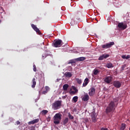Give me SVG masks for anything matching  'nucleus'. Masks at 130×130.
<instances>
[{
  "label": "nucleus",
  "instance_id": "f257e3e1",
  "mask_svg": "<svg viewBox=\"0 0 130 130\" xmlns=\"http://www.w3.org/2000/svg\"><path fill=\"white\" fill-rule=\"evenodd\" d=\"M117 102V99H114V102L111 101L108 106L107 107L106 109V113H110V112H113L114 110H115V108H116V105H115V103Z\"/></svg>",
  "mask_w": 130,
  "mask_h": 130
},
{
  "label": "nucleus",
  "instance_id": "f03ea898",
  "mask_svg": "<svg viewBox=\"0 0 130 130\" xmlns=\"http://www.w3.org/2000/svg\"><path fill=\"white\" fill-rule=\"evenodd\" d=\"M61 116L62 115L60 113H56L54 116L53 119V122L55 124H59L60 123V120H61Z\"/></svg>",
  "mask_w": 130,
  "mask_h": 130
},
{
  "label": "nucleus",
  "instance_id": "7ed1b4c3",
  "mask_svg": "<svg viewBox=\"0 0 130 130\" xmlns=\"http://www.w3.org/2000/svg\"><path fill=\"white\" fill-rule=\"evenodd\" d=\"M62 101H56L52 105V108L54 110H57L61 107V103Z\"/></svg>",
  "mask_w": 130,
  "mask_h": 130
},
{
  "label": "nucleus",
  "instance_id": "20e7f679",
  "mask_svg": "<svg viewBox=\"0 0 130 130\" xmlns=\"http://www.w3.org/2000/svg\"><path fill=\"white\" fill-rule=\"evenodd\" d=\"M62 45V41L61 40H57L53 43L54 47H60Z\"/></svg>",
  "mask_w": 130,
  "mask_h": 130
},
{
  "label": "nucleus",
  "instance_id": "39448f33",
  "mask_svg": "<svg viewBox=\"0 0 130 130\" xmlns=\"http://www.w3.org/2000/svg\"><path fill=\"white\" fill-rule=\"evenodd\" d=\"M117 27L119 29H121V30H125V29L127 28V24L123 22H119L118 24Z\"/></svg>",
  "mask_w": 130,
  "mask_h": 130
},
{
  "label": "nucleus",
  "instance_id": "423d86ee",
  "mask_svg": "<svg viewBox=\"0 0 130 130\" xmlns=\"http://www.w3.org/2000/svg\"><path fill=\"white\" fill-rule=\"evenodd\" d=\"M112 45H114V42H111L109 43H108L106 45H102V48H110L112 46Z\"/></svg>",
  "mask_w": 130,
  "mask_h": 130
},
{
  "label": "nucleus",
  "instance_id": "0eeeda50",
  "mask_svg": "<svg viewBox=\"0 0 130 130\" xmlns=\"http://www.w3.org/2000/svg\"><path fill=\"white\" fill-rule=\"evenodd\" d=\"M31 26V28H32V29H34V30L36 31V32H37V33H38L39 35H40V34H41V31H40V30H39V28H37L35 24H32Z\"/></svg>",
  "mask_w": 130,
  "mask_h": 130
},
{
  "label": "nucleus",
  "instance_id": "6e6552de",
  "mask_svg": "<svg viewBox=\"0 0 130 130\" xmlns=\"http://www.w3.org/2000/svg\"><path fill=\"white\" fill-rule=\"evenodd\" d=\"M113 86L115 88H120L121 87V83L118 81H115L113 82Z\"/></svg>",
  "mask_w": 130,
  "mask_h": 130
},
{
  "label": "nucleus",
  "instance_id": "1a4fd4ad",
  "mask_svg": "<svg viewBox=\"0 0 130 130\" xmlns=\"http://www.w3.org/2000/svg\"><path fill=\"white\" fill-rule=\"evenodd\" d=\"M112 77L111 76H108L105 79L104 81L107 83V84H110L111 82H112Z\"/></svg>",
  "mask_w": 130,
  "mask_h": 130
},
{
  "label": "nucleus",
  "instance_id": "9d476101",
  "mask_svg": "<svg viewBox=\"0 0 130 130\" xmlns=\"http://www.w3.org/2000/svg\"><path fill=\"white\" fill-rule=\"evenodd\" d=\"M109 54H103L99 57V60H103L104 59L109 57Z\"/></svg>",
  "mask_w": 130,
  "mask_h": 130
},
{
  "label": "nucleus",
  "instance_id": "9b49d317",
  "mask_svg": "<svg viewBox=\"0 0 130 130\" xmlns=\"http://www.w3.org/2000/svg\"><path fill=\"white\" fill-rule=\"evenodd\" d=\"M95 91H96V89L94 87H91L89 89V96H93L95 94Z\"/></svg>",
  "mask_w": 130,
  "mask_h": 130
},
{
  "label": "nucleus",
  "instance_id": "f8f14e48",
  "mask_svg": "<svg viewBox=\"0 0 130 130\" xmlns=\"http://www.w3.org/2000/svg\"><path fill=\"white\" fill-rule=\"evenodd\" d=\"M91 117L93 122H96V121H97V119H96V113H92L91 115Z\"/></svg>",
  "mask_w": 130,
  "mask_h": 130
},
{
  "label": "nucleus",
  "instance_id": "ddd939ff",
  "mask_svg": "<svg viewBox=\"0 0 130 130\" xmlns=\"http://www.w3.org/2000/svg\"><path fill=\"white\" fill-rule=\"evenodd\" d=\"M89 78H86L85 79L84 83L82 85V87H86V86H87V85H88V84H89Z\"/></svg>",
  "mask_w": 130,
  "mask_h": 130
},
{
  "label": "nucleus",
  "instance_id": "4468645a",
  "mask_svg": "<svg viewBox=\"0 0 130 130\" xmlns=\"http://www.w3.org/2000/svg\"><path fill=\"white\" fill-rule=\"evenodd\" d=\"M39 121V119H36L33 120L32 121L28 122V124H35V123H37Z\"/></svg>",
  "mask_w": 130,
  "mask_h": 130
},
{
  "label": "nucleus",
  "instance_id": "2eb2a0df",
  "mask_svg": "<svg viewBox=\"0 0 130 130\" xmlns=\"http://www.w3.org/2000/svg\"><path fill=\"white\" fill-rule=\"evenodd\" d=\"M64 76L67 78H72L73 74H72V73L71 72H67L65 73Z\"/></svg>",
  "mask_w": 130,
  "mask_h": 130
},
{
  "label": "nucleus",
  "instance_id": "dca6fc26",
  "mask_svg": "<svg viewBox=\"0 0 130 130\" xmlns=\"http://www.w3.org/2000/svg\"><path fill=\"white\" fill-rule=\"evenodd\" d=\"M83 101H88L89 100V95L86 93L82 98Z\"/></svg>",
  "mask_w": 130,
  "mask_h": 130
},
{
  "label": "nucleus",
  "instance_id": "f3484780",
  "mask_svg": "<svg viewBox=\"0 0 130 130\" xmlns=\"http://www.w3.org/2000/svg\"><path fill=\"white\" fill-rule=\"evenodd\" d=\"M106 68H108V69H111L112 68H114V66H113V64L111 62H109L107 63L106 65Z\"/></svg>",
  "mask_w": 130,
  "mask_h": 130
},
{
  "label": "nucleus",
  "instance_id": "a211bd4d",
  "mask_svg": "<svg viewBox=\"0 0 130 130\" xmlns=\"http://www.w3.org/2000/svg\"><path fill=\"white\" fill-rule=\"evenodd\" d=\"M86 58L85 57H80L77 58H76V60L77 61H82L83 60H85Z\"/></svg>",
  "mask_w": 130,
  "mask_h": 130
},
{
  "label": "nucleus",
  "instance_id": "6ab92c4d",
  "mask_svg": "<svg viewBox=\"0 0 130 130\" xmlns=\"http://www.w3.org/2000/svg\"><path fill=\"white\" fill-rule=\"evenodd\" d=\"M35 86H36V79H32V84L31 85L32 88H35Z\"/></svg>",
  "mask_w": 130,
  "mask_h": 130
},
{
  "label": "nucleus",
  "instance_id": "aec40b11",
  "mask_svg": "<svg viewBox=\"0 0 130 130\" xmlns=\"http://www.w3.org/2000/svg\"><path fill=\"white\" fill-rule=\"evenodd\" d=\"M69 88V84H66L63 85V90L64 91H67Z\"/></svg>",
  "mask_w": 130,
  "mask_h": 130
},
{
  "label": "nucleus",
  "instance_id": "412c9836",
  "mask_svg": "<svg viewBox=\"0 0 130 130\" xmlns=\"http://www.w3.org/2000/svg\"><path fill=\"white\" fill-rule=\"evenodd\" d=\"M122 58L123 59H128V58H130V55H123L121 56Z\"/></svg>",
  "mask_w": 130,
  "mask_h": 130
},
{
  "label": "nucleus",
  "instance_id": "4be33fe9",
  "mask_svg": "<svg viewBox=\"0 0 130 130\" xmlns=\"http://www.w3.org/2000/svg\"><path fill=\"white\" fill-rule=\"evenodd\" d=\"M93 75L96 76V75H98L99 73V70L98 69H94L93 71Z\"/></svg>",
  "mask_w": 130,
  "mask_h": 130
},
{
  "label": "nucleus",
  "instance_id": "5701e85b",
  "mask_svg": "<svg viewBox=\"0 0 130 130\" xmlns=\"http://www.w3.org/2000/svg\"><path fill=\"white\" fill-rule=\"evenodd\" d=\"M78 96H75L73 98L72 100L73 101H74V103H76L78 102Z\"/></svg>",
  "mask_w": 130,
  "mask_h": 130
},
{
  "label": "nucleus",
  "instance_id": "b1692460",
  "mask_svg": "<svg viewBox=\"0 0 130 130\" xmlns=\"http://www.w3.org/2000/svg\"><path fill=\"white\" fill-rule=\"evenodd\" d=\"M76 81L79 84V85H81L82 84V79H80L79 78H76Z\"/></svg>",
  "mask_w": 130,
  "mask_h": 130
},
{
  "label": "nucleus",
  "instance_id": "393cba45",
  "mask_svg": "<svg viewBox=\"0 0 130 130\" xmlns=\"http://www.w3.org/2000/svg\"><path fill=\"white\" fill-rule=\"evenodd\" d=\"M41 113H42L43 115H45V114H47V113H48V111L46 110H44L41 112Z\"/></svg>",
  "mask_w": 130,
  "mask_h": 130
},
{
  "label": "nucleus",
  "instance_id": "a878e982",
  "mask_svg": "<svg viewBox=\"0 0 130 130\" xmlns=\"http://www.w3.org/2000/svg\"><path fill=\"white\" fill-rule=\"evenodd\" d=\"M120 129L121 130H124V129H125V124L122 123L121 124Z\"/></svg>",
  "mask_w": 130,
  "mask_h": 130
},
{
  "label": "nucleus",
  "instance_id": "bb28decb",
  "mask_svg": "<svg viewBox=\"0 0 130 130\" xmlns=\"http://www.w3.org/2000/svg\"><path fill=\"white\" fill-rule=\"evenodd\" d=\"M77 60H76V59H72V60H70L69 63H76L77 62Z\"/></svg>",
  "mask_w": 130,
  "mask_h": 130
},
{
  "label": "nucleus",
  "instance_id": "cd10ccee",
  "mask_svg": "<svg viewBox=\"0 0 130 130\" xmlns=\"http://www.w3.org/2000/svg\"><path fill=\"white\" fill-rule=\"evenodd\" d=\"M69 122V118H66L64 119L63 121V124L65 125V124H67V123Z\"/></svg>",
  "mask_w": 130,
  "mask_h": 130
},
{
  "label": "nucleus",
  "instance_id": "c85d7f7f",
  "mask_svg": "<svg viewBox=\"0 0 130 130\" xmlns=\"http://www.w3.org/2000/svg\"><path fill=\"white\" fill-rule=\"evenodd\" d=\"M68 117L70 119H74V117L71 114V113H68Z\"/></svg>",
  "mask_w": 130,
  "mask_h": 130
},
{
  "label": "nucleus",
  "instance_id": "c756f323",
  "mask_svg": "<svg viewBox=\"0 0 130 130\" xmlns=\"http://www.w3.org/2000/svg\"><path fill=\"white\" fill-rule=\"evenodd\" d=\"M72 88L77 93H78V92H79V90H78V89H77V88L75 86H73Z\"/></svg>",
  "mask_w": 130,
  "mask_h": 130
},
{
  "label": "nucleus",
  "instance_id": "7c9ffc66",
  "mask_svg": "<svg viewBox=\"0 0 130 130\" xmlns=\"http://www.w3.org/2000/svg\"><path fill=\"white\" fill-rule=\"evenodd\" d=\"M70 94H72L73 95H75L76 93L75 91H71L70 92Z\"/></svg>",
  "mask_w": 130,
  "mask_h": 130
},
{
  "label": "nucleus",
  "instance_id": "2f4dec72",
  "mask_svg": "<svg viewBox=\"0 0 130 130\" xmlns=\"http://www.w3.org/2000/svg\"><path fill=\"white\" fill-rule=\"evenodd\" d=\"M33 68H34V71L36 72V71H37V69L36 68V66H35V64L33 65Z\"/></svg>",
  "mask_w": 130,
  "mask_h": 130
},
{
  "label": "nucleus",
  "instance_id": "473e14b6",
  "mask_svg": "<svg viewBox=\"0 0 130 130\" xmlns=\"http://www.w3.org/2000/svg\"><path fill=\"white\" fill-rule=\"evenodd\" d=\"M101 130H109V129L106 127H102L101 128Z\"/></svg>",
  "mask_w": 130,
  "mask_h": 130
},
{
  "label": "nucleus",
  "instance_id": "72a5a7b5",
  "mask_svg": "<svg viewBox=\"0 0 130 130\" xmlns=\"http://www.w3.org/2000/svg\"><path fill=\"white\" fill-rule=\"evenodd\" d=\"M45 89L46 91H47V92H48V90H49V87L48 86H46Z\"/></svg>",
  "mask_w": 130,
  "mask_h": 130
},
{
  "label": "nucleus",
  "instance_id": "f704fd0d",
  "mask_svg": "<svg viewBox=\"0 0 130 130\" xmlns=\"http://www.w3.org/2000/svg\"><path fill=\"white\" fill-rule=\"evenodd\" d=\"M46 93H47V90H45L43 91L42 94H46Z\"/></svg>",
  "mask_w": 130,
  "mask_h": 130
},
{
  "label": "nucleus",
  "instance_id": "c9c22d12",
  "mask_svg": "<svg viewBox=\"0 0 130 130\" xmlns=\"http://www.w3.org/2000/svg\"><path fill=\"white\" fill-rule=\"evenodd\" d=\"M20 123H21V122L19 121H16V124L18 125V124H20Z\"/></svg>",
  "mask_w": 130,
  "mask_h": 130
},
{
  "label": "nucleus",
  "instance_id": "e433bc0d",
  "mask_svg": "<svg viewBox=\"0 0 130 130\" xmlns=\"http://www.w3.org/2000/svg\"><path fill=\"white\" fill-rule=\"evenodd\" d=\"M124 68H125V65H123V66H122V70H124Z\"/></svg>",
  "mask_w": 130,
  "mask_h": 130
},
{
  "label": "nucleus",
  "instance_id": "4c0bfd02",
  "mask_svg": "<svg viewBox=\"0 0 130 130\" xmlns=\"http://www.w3.org/2000/svg\"><path fill=\"white\" fill-rule=\"evenodd\" d=\"M33 129H34V127H31L30 130H33Z\"/></svg>",
  "mask_w": 130,
  "mask_h": 130
},
{
  "label": "nucleus",
  "instance_id": "58836bf2",
  "mask_svg": "<svg viewBox=\"0 0 130 130\" xmlns=\"http://www.w3.org/2000/svg\"><path fill=\"white\" fill-rule=\"evenodd\" d=\"M1 9L2 10V11H4V8H1Z\"/></svg>",
  "mask_w": 130,
  "mask_h": 130
},
{
  "label": "nucleus",
  "instance_id": "ea45409f",
  "mask_svg": "<svg viewBox=\"0 0 130 130\" xmlns=\"http://www.w3.org/2000/svg\"><path fill=\"white\" fill-rule=\"evenodd\" d=\"M1 22H2V21L0 20V23H1Z\"/></svg>",
  "mask_w": 130,
  "mask_h": 130
},
{
  "label": "nucleus",
  "instance_id": "a19ab883",
  "mask_svg": "<svg viewBox=\"0 0 130 130\" xmlns=\"http://www.w3.org/2000/svg\"><path fill=\"white\" fill-rule=\"evenodd\" d=\"M48 121H49V120H48Z\"/></svg>",
  "mask_w": 130,
  "mask_h": 130
}]
</instances>
